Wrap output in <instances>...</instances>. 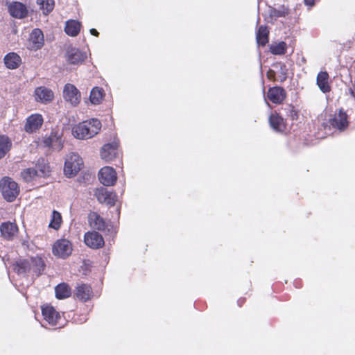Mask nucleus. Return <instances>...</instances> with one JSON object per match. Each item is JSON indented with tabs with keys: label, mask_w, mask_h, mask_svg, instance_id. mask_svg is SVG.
<instances>
[{
	"label": "nucleus",
	"mask_w": 355,
	"mask_h": 355,
	"mask_svg": "<svg viewBox=\"0 0 355 355\" xmlns=\"http://www.w3.org/2000/svg\"><path fill=\"white\" fill-rule=\"evenodd\" d=\"M44 262L41 257H35L19 259L12 264L13 270L19 275L31 274L39 276L44 269Z\"/></svg>",
	"instance_id": "1"
},
{
	"label": "nucleus",
	"mask_w": 355,
	"mask_h": 355,
	"mask_svg": "<svg viewBox=\"0 0 355 355\" xmlns=\"http://www.w3.org/2000/svg\"><path fill=\"white\" fill-rule=\"evenodd\" d=\"M101 128V121L97 119H92L74 126L72 129V133L77 139H87L96 135Z\"/></svg>",
	"instance_id": "2"
},
{
	"label": "nucleus",
	"mask_w": 355,
	"mask_h": 355,
	"mask_svg": "<svg viewBox=\"0 0 355 355\" xmlns=\"http://www.w3.org/2000/svg\"><path fill=\"white\" fill-rule=\"evenodd\" d=\"M2 195L8 202L14 201L19 193V187L10 178L5 177L0 182Z\"/></svg>",
	"instance_id": "3"
},
{
	"label": "nucleus",
	"mask_w": 355,
	"mask_h": 355,
	"mask_svg": "<svg viewBox=\"0 0 355 355\" xmlns=\"http://www.w3.org/2000/svg\"><path fill=\"white\" fill-rule=\"evenodd\" d=\"M83 165V161L78 154L71 153L67 156L64 173L67 177H73L81 169Z\"/></svg>",
	"instance_id": "4"
},
{
	"label": "nucleus",
	"mask_w": 355,
	"mask_h": 355,
	"mask_svg": "<svg viewBox=\"0 0 355 355\" xmlns=\"http://www.w3.org/2000/svg\"><path fill=\"white\" fill-rule=\"evenodd\" d=\"M72 250L71 242L65 239L56 241L52 248L53 254L62 259H67L71 254Z\"/></svg>",
	"instance_id": "5"
},
{
	"label": "nucleus",
	"mask_w": 355,
	"mask_h": 355,
	"mask_svg": "<svg viewBox=\"0 0 355 355\" xmlns=\"http://www.w3.org/2000/svg\"><path fill=\"white\" fill-rule=\"evenodd\" d=\"M63 97L71 105L76 106L80 101L81 95L75 85L67 83L63 88Z\"/></svg>",
	"instance_id": "6"
},
{
	"label": "nucleus",
	"mask_w": 355,
	"mask_h": 355,
	"mask_svg": "<svg viewBox=\"0 0 355 355\" xmlns=\"http://www.w3.org/2000/svg\"><path fill=\"white\" fill-rule=\"evenodd\" d=\"M44 44V37L42 31L39 28H35L29 35L26 43V47L31 51L40 49Z\"/></svg>",
	"instance_id": "7"
},
{
	"label": "nucleus",
	"mask_w": 355,
	"mask_h": 355,
	"mask_svg": "<svg viewBox=\"0 0 355 355\" xmlns=\"http://www.w3.org/2000/svg\"><path fill=\"white\" fill-rule=\"evenodd\" d=\"M62 132L53 130L48 137L43 140L45 146L50 147L55 150H60L63 148Z\"/></svg>",
	"instance_id": "8"
},
{
	"label": "nucleus",
	"mask_w": 355,
	"mask_h": 355,
	"mask_svg": "<svg viewBox=\"0 0 355 355\" xmlns=\"http://www.w3.org/2000/svg\"><path fill=\"white\" fill-rule=\"evenodd\" d=\"M100 182L105 186H112L116 182V173L112 167L105 166L98 172Z\"/></svg>",
	"instance_id": "9"
},
{
	"label": "nucleus",
	"mask_w": 355,
	"mask_h": 355,
	"mask_svg": "<svg viewBox=\"0 0 355 355\" xmlns=\"http://www.w3.org/2000/svg\"><path fill=\"white\" fill-rule=\"evenodd\" d=\"M119 141L114 139L112 143L105 144L101 150V157L105 162L113 160L117 155Z\"/></svg>",
	"instance_id": "10"
},
{
	"label": "nucleus",
	"mask_w": 355,
	"mask_h": 355,
	"mask_svg": "<svg viewBox=\"0 0 355 355\" xmlns=\"http://www.w3.org/2000/svg\"><path fill=\"white\" fill-rule=\"evenodd\" d=\"M85 243L92 249H98L104 245L103 236L97 232H88L84 236Z\"/></svg>",
	"instance_id": "11"
},
{
	"label": "nucleus",
	"mask_w": 355,
	"mask_h": 355,
	"mask_svg": "<svg viewBox=\"0 0 355 355\" xmlns=\"http://www.w3.org/2000/svg\"><path fill=\"white\" fill-rule=\"evenodd\" d=\"M95 196L100 203H105L110 206H113L116 200V194L104 187L97 189L95 191Z\"/></svg>",
	"instance_id": "12"
},
{
	"label": "nucleus",
	"mask_w": 355,
	"mask_h": 355,
	"mask_svg": "<svg viewBox=\"0 0 355 355\" xmlns=\"http://www.w3.org/2000/svg\"><path fill=\"white\" fill-rule=\"evenodd\" d=\"M329 123L334 128L340 131L345 130L348 126L347 114L343 110H340L329 119Z\"/></svg>",
	"instance_id": "13"
},
{
	"label": "nucleus",
	"mask_w": 355,
	"mask_h": 355,
	"mask_svg": "<svg viewBox=\"0 0 355 355\" xmlns=\"http://www.w3.org/2000/svg\"><path fill=\"white\" fill-rule=\"evenodd\" d=\"M67 60L71 64H79L84 62L87 58V54L76 48H70L67 49L66 53Z\"/></svg>",
	"instance_id": "14"
},
{
	"label": "nucleus",
	"mask_w": 355,
	"mask_h": 355,
	"mask_svg": "<svg viewBox=\"0 0 355 355\" xmlns=\"http://www.w3.org/2000/svg\"><path fill=\"white\" fill-rule=\"evenodd\" d=\"M10 15L17 19H23L28 15V10L25 5L18 1H12L8 5Z\"/></svg>",
	"instance_id": "15"
},
{
	"label": "nucleus",
	"mask_w": 355,
	"mask_h": 355,
	"mask_svg": "<svg viewBox=\"0 0 355 355\" xmlns=\"http://www.w3.org/2000/svg\"><path fill=\"white\" fill-rule=\"evenodd\" d=\"M286 96V91L282 87H270L267 93V98L275 104L282 103Z\"/></svg>",
	"instance_id": "16"
},
{
	"label": "nucleus",
	"mask_w": 355,
	"mask_h": 355,
	"mask_svg": "<svg viewBox=\"0 0 355 355\" xmlns=\"http://www.w3.org/2000/svg\"><path fill=\"white\" fill-rule=\"evenodd\" d=\"M42 313L44 319L51 325L54 326L58 323L60 318L59 313L55 309L49 305H45L42 307Z\"/></svg>",
	"instance_id": "17"
},
{
	"label": "nucleus",
	"mask_w": 355,
	"mask_h": 355,
	"mask_svg": "<svg viewBox=\"0 0 355 355\" xmlns=\"http://www.w3.org/2000/svg\"><path fill=\"white\" fill-rule=\"evenodd\" d=\"M43 123V117L40 114H31L26 119L25 130L27 132H33L38 130Z\"/></svg>",
	"instance_id": "18"
},
{
	"label": "nucleus",
	"mask_w": 355,
	"mask_h": 355,
	"mask_svg": "<svg viewBox=\"0 0 355 355\" xmlns=\"http://www.w3.org/2000/svg\"><path fill=\"white\" fill-rule=\"evenodd\" d=\"M53 92L45 87H38L35 89V97L37 102L48 103L53 98Z\"/></svg>",
	"instance_id": "19"
},
{
	"label": "nucleus",
	"mask_w": 355,
	"mask_h": 355,
	"mask_svg": "<svg viewBox=\"0 0 355 355\" xmlns=\"http://www.w3.org/2000/svg\"><path fill=\"white\" fill-rule=\"evenodd\" d=\"M48 170L45 166L44 167V168H41L40 170H37L35 168H29L26 170H24L21 172V175L25 181L29 182L35 177L45 176Z\"/></svg>",
	"instance_id": "20"
},
{
	"label": "nucleus",
	"mask_w": 355,
	"mask_h": 355,
	"mask_svg": "<svg viewBox=\"0 0 355 355\" xmlns=\"http://www.w3.org/2000/svg\"><path fill=\"white\" fill-rule=\"evenodd\" d=\"M76 291L77 298L84 302L91 299L93 295L92 289L88 284H83L78 285L76 288Z\"/></svg>",
	"instance_id": "21"
},
{
	"label": "nucleus",
	"mask_w": 355,
	"mask_h": 355,
	"mask_svg": "<svg viewBox=\"0 0 355 355\" xmlns=\"http://www.w3.org/2000/svg\"><path fill=\"white\" fill-rule=\"evenodd\" d=\"M89 223L92 228L103 231L106 227L104 219L96 212H92L88 216Z\"/></svg>",
	"instance_id": "22"
},
{
	"label": "nucleus",
	"mask_w": 355,
	"mask_h": 355,
	"mask_svg": "<svg viewBox=\"0 0 355 355\" xmlns=\"http://www.w3.org/2000/svg\"><path fill=\"white\" fill-rule=\"evenodd\" d=\"M4 63L7 68L15 69L19 67L21 60L16 53H9L4 57Z\"/></svg>",
	"instance_id": "23"
},
{
	"label": "nucleus",
	"mask_w": 355,
	"mask_h": 355,
	"mask_svg": "<svg viewBox=\"0 0 355 355\" xmlns=\"http://www.w3.org/2000/svg\"><path fill=\"white\" fill-rule=\"evenodd\" d=\"M17 225L10 222L2 223L0 227L1 235L7 239L12 238L17 232Z\"/></svg>",
	"instance_id": "24"
},
{
	"label": "nucleus",
	"mask_w": 355,
	"mask_h": 355,
	"mask_svg": "<svg viewBox=\"0 0 355 355\" xmlns=\"http://www.w3.org/2000/svg\"><path fill=\"white\" fill-rule=\"evenodd\" d=\"M317 85L323 93L330 92L331 87L329 84V74L327 71H320L318 74Z\"/></svg>",
	"instance_id": "25"
},
{
	"label": "nucleus",
	"mask_w": 355,
	"mask_h": 355,
	"mask_svg": "<svg viewBox=\"0 0 355 355\" xmlns=\"http://www.w3.org/2000/svg\"><path fill=\"white\" fill-rule=\"evenodd\" d=\"M271 128L277 132H282L285 128V123L282 117L277 114H272L269 118Z\"/></svg>",
	"instance_id": "26"
},
{
	"label": "nucleus",
	"mask_w": 355,
	"mask_h": 355,
	"mask_svg": "<svg viewBox=\"0 0 355 355\" xmlns=\"http://www.w3.org/2000/svg\"><path fill=\"white\" fill-rule=\"evenodd\" d=\"M269 31L266 26H260L256 34L257 42L259 45L265 46L268 42Z\"/></svg>",
	"instance_id": "27"
},
{
	"label": "nucleus",
	"mask_w": 355,
	"mask_h": 355,
	"mask_svg": "<svg viewBox=\"0 0 355 355\" xmlns=\"http://www.w3.org/2000/svg\"><path fill=\"white\" fill-rule=\"evenodd\" d=\"M104 96V89L101 87H95L90 92L89 101L94 105H98L101 103Z\"/></svg>",
	"instance_id": "28"
},
{
	"label": "nucleus",
	"mask_w": 355,
	"mask_h": 355,
	"mask_svg": "<svg viewBox=\"0 0 355 355\" xmlns=\"http://www.w3.org/2000/svg\"><path fill=\"white\" fill-rule=\"evenodd\" d=\"M80 30V23L76 20H69L66 23L64 31L71 37L76 36Z\"/></svg>",
	"instance_id": "29"
},
{
	"label": "nucleus",
	"mask_w": 355,
	"mask_h": 355,
	"mask_svg": "<svg viewBox=\"0 0 355 355\" xmlns=\"http://www.w3.org/2000/svg\"><path fill=\"white\" fill-rule=\"evenodd\" d=\"M55 292L58 299H64L71 295V288L65 283L58 284L55 288Z\"/></svg>",
	"instance_id": "30"
},
{
	"label": "nucleus",
	"mask_w": 355,
	"mask_h": 355,
	"mask_svg": "<svg viewBox=\"0 0 355 355\" xmlns=\"http://www.w3.org/2000/svg\"><path fill=\"white\" fill-rule=\"evenodd\" d=\"M12 144L8 137L0 136V159L3 157L10 150Z\"/></svg>",
	"instance_id": "31"
},
{
	"label": "nucleus",
	"mask_w": 355,
	"mask_h": 355,
	"mask_svg": "<svg viewBox=\"0 0 355 355\" xmlns=\"http://www.w3.org/2000/svg\"><path fill=\"white\" fill-rule=\"evenodd\" d=\"M37 4L42 10L44 15H48L54 8L53 0H37Z\"/></svg>",
	"instance_id": "32"
},
{
	"label": "nucleus",
	"mask_w": 355,
	"mask_h": 355,
	"mask_svg": "<svg viewBox=\"0 0 355 355\" xmlns=\"http://www.w3.org/2000/svg\"><path fill=\"white\" fill-rule=\"evenodd\" d=\"M62 216L58 211L53 210L51 215V220L49 223V227L55 230L60 229L62 224Z\"/></svg>",
	"instance_id": "33"
},
{
	"label": "nucleus",
	"mask_w": 355,
	"mask_h": 355,
	"mask_svg": "<svg viewBox=\"0 0 355 355\" xmlns=\"http://www.w3.org/2000/svg\"><path fill=\"white\" fill-rule=\"evenodd\" d=\"M287 49V44L284 42L272 44L270 46V51L274 55H284Z\"/></svg>",
	"instance_id": "34"
},
{
	"label": "nucleus",
	"mask_w": 355,
	"mask_h": 355,
	"mask_svg": "<svg viewBox=\"0 0 355 355\" xmlns=\"http://www.w3.org/2000/svg\"><path fill=\"white\" fill-rule=\"evenodd\" d=\"M288 13V9L284 6H281L278 8H270L268 10L269 16L275 19L285 17Z\"/></svg>",
	"instance_id": "35"
},
{
	"label": "nucleus",
	"mask_w": 355,
	"mask_h": 355,
	"mask_svg": "<svg viewBox=\"0 0 355 355\" xmlns=\"http://www.w3.org/2000/svg\"><path fill=\"white\" fill-rule=\"evenodd\" d=\"M280 69H281V73H282V78L281 81L283 82L286 78V67L284 64H279Z\"/></svg>",
	"instance_id": "36"
},
{
	"label": "nucleus",
	"mask_w": 355,
	"mask_h": 355,
	"mask_svg": "<svg viewBox=\"0 0 355 355\" xmlns=\"http://www.w3.org/2000/svg\"><path fill=\"white\" fill-rule=\"evenodd\" d=\"M266 76L269 80H275V71H273L272 69H269L268 71Z\"/></svg>",
	"instance_id": "37"
},
{
	"label": "nucleus",
	"mask_w": 355,
	"mask_h": 355,
	"mask_svg": "<svg viewBox=\"0 0 355 355\" xmlns=\"http://www.w3.org/2000/svg\"><path fill=\"white\" fill-rule=\"evenodd\" d=\"M304 3L308 6H313L314 5V0H304Z\"/></svg>",
	"instance_id": "38"
},
{
	"label": "nucleus",
	"mask_w": 355,
	"mask_h": 355,
	"mask_svg": "<svg viewBox=\"0 0 355 355\" xmlns=\"http://www.w3.org/2000/svg\"><path fill=\"white\" fill-rule=\"evenodd\" d=\"M90 33L93 35H95V36H98V32L96 29H94V28L90 29Z\"/></svg>",
	"instance_id": "39"
}]
</instances>
